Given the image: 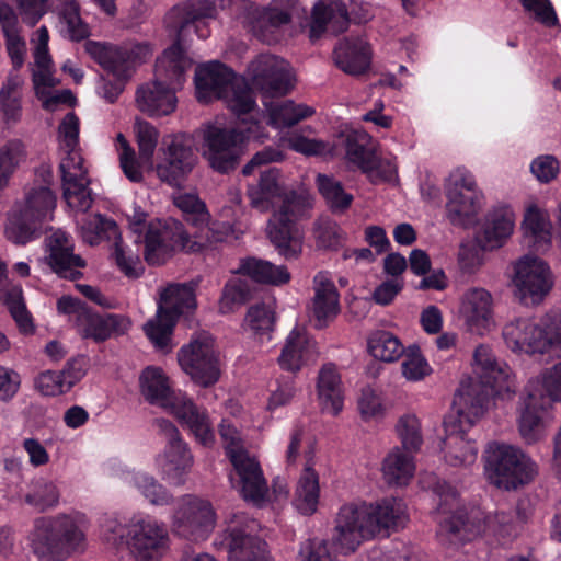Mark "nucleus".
<instances>
[{
  "mask_svg": "<svg viewBox=\"0 0 561 561\" xmlns=\"http://www.w3.org/2000/svg\"><path fill=\"white\" fill-rule=\"evenodd\" d=\"M434 491L438 496L437 536L443 545L458 547L484 530L483 514L479 510L467 513L454 486L445 481L437 482Z\"/></svg>",
  "mask_w": 561,
  "mask_h": 561,
  "instance_id": "obj_8",
  "label": "nucleus"
},
{
  "mask_svg": "<svg viewBox=\"0 0 561 561\" xmlns=\"http://www.w3.org/2000/svg\"><path fill=\"white\" fill-rule=\"evenodd\" d=\"M515 219V213L507 206L490 213L481 237L482 248L494 250L502 247L514 231Z\"/></svg>",
  "mask_w": 561,
  "mask_h": 561,
  "instance_id": "obj_37",
  "label": "nucleus"
},
{
  "mask_svg": "<svg viewBox=\"0 0 561 561\" xmlns=\"http://www.w3.org/2000/svg\"><path fill=\"white\" fill-rule=\"evenodd\" d=\"M407 519L405 504L399 499H385L375 504H346L337 513L333 539L341 549L353 552L364 540L389 536Z\"/></svg>",
  "mask_w": 561,
  "mask_h": 561,
  "instance_id": "obj_4",
  "label": "nucleus"
},
{
  "mask_svg": "<svg viewBox=\"0 0 561 561\" xmlns=\"http://www.w3.org/2000/svg\"><path fill=\"white\" fill-rule=\"evenodd\" d=\"M216 5L210 0L186 1L174 5L164 18L168 28L173 30L178 37L192 23L203 19L215 18Z\"/></svg>",
  "mask_w": 561,
  "mask_h": 561,
  "instance_id": "obj_35",
  "label": "nucleus"
},
{
  "mask_svg": "<svg viewBox=\"0 0 561 561\" xmlns=\"http://www.w3.org/2000/svg\"><path fill=\"white\" fill-rule=\"evenodd\" d=\"M248 73L253 87L265 96L285 95L293 87L289 65L271 54H261L253 59L248 67Z\"/></svg>",
  "mask_w": 561,
  "mask_h": 561,
  "instance_id": "obj_20",
  "label": "nucleus"
},
{
  "mask_svg": "<svg viewBox=\"0 0 561 561\" xmlns=\"http://www.w3.org/2000/svg\"><path fill=\"white\" fill-rule=\"evenodd\" d=\"M230 462L234 471V476H230L232 485L245 501L263 505L268 500V485L256 458L248 454L234 456Z\"/></svg>",
  "mask_w": 561,
  "mask_h": 561,
  "instance_id": "obj_22",
  "label": "nucleus"
},
{
  "mask_svg": "<svg viewBox=\"0 0 561 561\" xmlns=\"http://www.w3.org/2000/svg\"><path fill=\"white\" fill-rule=\"evenodd\" d=\"M176 89L165 85L154 78L153 81L140 85L136 92L138 108L150 116L171 114L176 107Z\"/></svg>",
  "mask_w": 561,
  "mask_h": 561,
  "instance_id": "obj_28",
  "label": "nucleus"
},
{
  "mask_svg": "<svg viewBox=\"0 0 561 561\" xmlns=\"http://www.w3.org/2000/svg\"><path fill=\"white\" fill-rule=\"evenodd\" d=\"M502 335L513 352L561 355V312L513 320L505 324Z\"/></svg>",
  "mask_w": 561,
  "mask_h": 561,
  "instance_id": "obj_9",
  "label": "nucleus"
},
{
  "mask_svg": "<svg viewBox=\"0 0 561 561\" xmlns=\"http://www.w3.org/2000/svg\"><path fill=\"white\" fill-rule=\"evenodd\" d=\"M396 433L402 444L401 448L411 453L420 450L423 444L421 422L415 414L407 413L399 417Z\"/></svg>",
  "mask_w": 561,
  "mask_h": 561,
  "instance_id": "obj_58",
  "label": "nucleus"
},
{
  "mask_svg": "<svg viewBox=\"0 0 561 561\" xmlns=\"http://www.w3.org/2000/svg\"><path fill=\"white\" fill-rule=\"evenodd\" d=\"M368 351L382 362H396L405 352L398 336L388 331H377L368 339Z\"/></svg>",
  "mask_w": 561,
  "mask_h": 561,
  "instance_id": "obj_54",
  "label": "nucleus"
},
{
  "mask_svg": "<svg viewBox=\"0 0 561 561\" xmlns=\"http://www.w3.org/2000/svg\"><path fill=\"white\" fill-rule=\"evenodd\" d=\"M56 195L46 185L31 187L24 197V203L19 207L27 218L38 221L41 225L53 219L56 208Z\"/></svg>",
  "mask_w": 561,
  "mask_h": 561,
  "instance_id": "obj_43",
  "label": "nucleus"
},
{
  "mask_svg": "<svg viewBox=\"0 0 561 561\" xmlns=\"http://www.w3.org/2000/svg\"><path fill=\"white\" fill-rule=\"evenodd\" d=\"M203 248L204 242L191 239L180 221L174 219L154 220L147 226L144 251L139 237H135L130 242L118 237L114 243L113 256L118 268L126 276L136 278L144 273L141 252L148 264L160 265L174 251L193 253L199 252Z\"/></svg>",
  "mask_w": 561,
  "mask_h": 561,
  "instance_id": "obj_3",
  "label": "nucleus"
},
{
  "mask_svg": "<svg viewBox=\"0 0 561 561\" xmlns=\"http://www.w3.org/2000/svg\"><path fill=\"white\" fill-rule=\"evenodd\" d=\"M348 23L347 11L337 4L318 2L313 5L310 24V38L317 39L327 30L337 33L346 28Z\"/></svg>",
  "mask_w": 561,
  "mask_h": 561,
  "instance_id": "obj_44",
  "label": "nucleus"
},
{
  "mask_svg": "<svg viewBox=\"0 0 561 561\" xmlns=\"http://www.w3.org/2000/svg\"><path fill=\"white\" fill-rule=\"evenodd\" d=\"M512 283L524 304H539L553 286L550 267L541 259L524 255L514 263Z\"/></svg>",
  "mask_w": 561,
  "mask_h": 561,
  "instance_id": "obj_17",
  "label": "nucleus"
},
{
  "mask_svg": "<svg viewBox=\"0 0 561 561\" xmlns=\"http://www.w3.org/2000/svg\"><path fill=\"white\" fill-rule=\"evenodd\" d=\"M236 273L249 276L256 283L273 286H282L290 280V273L285 265H275L256 257L241 260Z\"/></svg>",
  "mask_w": 561,
  "mask_h": 561,
  "instance_id": "obj_41",
  "label": "nucleus"
},
{
  "mask_svg": "<svg viewBox=\"0 0 561 561\" xmlns=\"http://www.w3.org/2000/svg\"><path fill=\"white\" fill-rule=\"evenodd\" d=\"M476 379L463 380L454 398L455 413L445 422L443 451L445 460L454 467H468L476 462L478 447L467 437V431L483 415L491 396L506 397L515 392L516 385L508 365L499 360L484 344L473 353Z\"/></svg>",
  "mask_w": 561,
  "mask_h": 561,
  "instance_id": "obj_1",
  "label": "nucleus"
},
{
  "mask_svg": "<svg viewBox=\"0 0 561 561\" xmlns=\"http://www.w3.org/2000/svg\"><path fill=\"white\" fill-rule=\"evenodd\" d=\"M78 227L83 242L90 245L99 244L103 239L117 232L116 224L100 214L83 215L78 220Z\"/></svg>",
  "mask_w": 561,
  "mask_h": 561,
  "instance_id": "obj_52",
  "label": "nucleus"
},
{
  "mask_svg": "<svg viewBox=\"0 0 561 561\" xmlns=\"http://www.w3.org/2000/svg\"><path fill=\"white\" fill-rule=\"evenodd\" d=\"M344 139L346 159L367 172L378 162V144L363 129H348L340 135Z\"/></svg>",
  "mask_w": 561,
  "mask_h": 561,
  "instance_id": "obj_30",
  "label": "nucleus"
},
{
  "mask_svg": "<svg viewBox=\"0 0 561 561\" xmlns=\"http://www.w3.org/2000/svg\"><path fill=\"white\" fill-rule=\"evenodd\" d=\"M25 158V148L20 140L8 141L0 148V191Z\"/></svg>",
  "mask_w": 561,
  "mask_h": 561,
  "instance_id": "obj_60",
  "label": "nucleus"
},
{
  "mask_svg": "<svg viewBox=\"0 0 561 561\" xmlns=\"http://www.w3.org/2000/svg\"><path fill=\"white\" fill-rule=\"evenodd\" d=\"M60 492L57 485L44 479L33 482L32 489L25 494L24 501L37 512H45L58 505Z\"/></svg>",
  "mask_w": 561,
  "mask_h": 561,
  "instance_id": "obj_57",
  "label": "nucleus"
},
{
  "mask_svg": "<svg viewBox=\"0 0 561 561\" xmlns=\"http://www.w3.org/2000/svg\"><path fill=\"white\" fill-rule=\"evenodd\" d=\"M275 327V312L265 305L251 306L243 320L242 328L259 342L271 341Z\"/></svg>",
  "mask_w": 561,
  "mask_h": 561,
  "instance_id": "obj_48",
  "label": "nucleus"
},
{
  "mask_svg": "<svg viewBox=\"0 0 561 561\" xmlns=\"http://www.w3.org/2000/svg\"><path fill=\"white\" fill-rule=\"evenodd\" d=\"M459 314L468 331L486 334L495 327L492 294L482 287L467 289L460 299Z\"/></svg>",
  "mask_w": 561,
  "mask_h": 561,
  "instance_id": "obj_21",
  "label": "nucleus"
},
{
  "mask_svg": "<svg viewBox=\"0 0 561 561\" xmlns=\"http://www.w3.org/2000/svg\"><path fill=\"white\" fill-rule=\"evenodd\" d=\"M164 145V157L157 165V175L170 185H180L197 163L193 139L187 134H176L165 139Z\"/></svg>",
  "mask_w": 561,
  "mask_h": 561,
  "instance_id": "obj_19",
  "label": "nucleus"
},
{
  "mask_svg": "<svg viewBox=\"0 0 561 561\" xmlns=\"http://www.w3.org/2000/svg\"><path fill=\"white\" fill-rule=\"evenodd\" d=\"M526 388L537 390L551 405L561 402V360L542 369L536 378L529 380Z\"/></svg>",
  "mask_w": 561,
  "mask_h": 561,
  "instance_id": "obj_55",
  "label": "nucleus"
},
{
  "mask_svg": "<svg viewBox=\"0 0 561 561\" xmlns=\"http://www.w3.org/2000/svg\"><path fill=\"white\" fill-rule=\"evenodd\" d=\"M195 307L196 300L192 286L186 284L169 285L160 295L156 317L144 325L146 335L157 348L169 351L175 319Z\"/></svg>",
  "mask_w": 561,
  "mask_h": 561,
  "instance_id": "obj_13",
  "label": "nucleus"
},
{
  "mask_svg": "<svg viewBox=\"0 0 561 561\" xmlns=\"http://www.w3.org/2000/svg\"><path fill=\"white\" fill-rule=\"evenodd\" d=\"M370 48L362 38H344L334 48V62L343 72L351 76L364 73L370 65Z\"/></svg>",
  "mask_w": 561,
  "mask_h": 561,
  "instance_id": "obj_32",
  "label": "nucleus"
},
{
  "mask_svg": "<svg viewBox=\"0 0 561 561\" xmlns=\"http://www.w3.org/2000/svg\"><path fill=\"white\" fill-rule=\"evenodd\" d=\"M268 123L275 128H285L310 117L314 111L305 104L293 101L272 102L267 105Z\"/></svg>",
  "mask_w": 561,
  "mask_h": 561,
  "instance_id": "obj_50",
  "label": "nucleus"
},
{
  "mask_svg": "<svg viewBox=\"0 0 561 561\" xmlns=\"http://www.w3.org/2000/svg\"><path fill=\"white\" fill-rule=\"evenodd\" d=\"M127 547L137 561H160L170 548L168 529L151 517L136 519L127 528Z\"/></svg>",
  "mask_w": 561,
  "mask_h": 561,
  "instance_id": "obj_18",
  "label": "nucleus"
},
{
  "mask_svg": "<svg viewBox=\"0 0 561 561\" xmlns=\"http://www.w3.org/2000/svg\"><path fill=\"white\" fill-rule=\"evenodd\" d=\"M170 413L187 426L201 444L213 445L215 434L206 411L198 408L187 396H179L171 405Z\"/></svg>",
  "mask_w": 561,
  "mask_h": 561,
  "instance_id": "obj_27",
  "label": "nucleus"
},
{
  "mask_svg": "<svg viewBox=\"0 0 561 561\" xmlns=\"http://www.w3.org/2000/svg\"><path fill=\"white\" fill-rule=\"evenodd\" d=\"M523 226L535 250L545 251L551 242V224L548 215L536 205H531L525 213Z\"/></svg>",
  "mask_w": 561,
  "mask_h": 561,
  "instance_id": "obj_49",
  "label": "nucleus"
},
{
  "mask_svg": "<svg viewBox=\"0 0 561 561\" xmlns=\"http://www.w3.org/2000/svg\"><path fill=\"white\" fill-rule=\"evenodd\" d=\"M446 215L454 226L468 227L476 222L484 204L481 191L446 194Z\"/></svg>",
  "mask_w": 561,
  "mask_h": 561,
  "instance_id": "obj_34",
  "label": "nucleus"
},
{
  "mask_svg": "<svg viewBox=\"0 0 561 561\" xmlns=\"http://www.w3.org/2000/svg\"><path fill=\"white\" fill-rule=\"evenodd\" d=\"M119 478L134 488L151 505L168 506L173 503L172 493L147 472L124 470Z\"/></svg>",
  "mask_w": 561,
  "mask_h": 561,
  "instance_id": "obj_38",
  "label": "nucleus"
},
{
  "mask_svg": "<svg viewBox=\"0 0 561 561\" xmlns=\"http://www.w3.org/2000/svg\"><path fill=\"white\" fill-rule=\"evenodd\" d=\"M259 523L245 513H233L214 546L227 552L228 561H271L266 542L256 536Z\"/></svg>",
  "mask_w": 561,
  "mask_h": 561,
  "instance_id": "obj_12",
  "label": "nucleus"
},
{
  "mask_svg": "<svg viewBox=\"0 0 561 561\" xmlns=\"http://www.w3.org/2000/svg\"><path fill=\"white\" fill-rule=\"evenodd\" d=\"M314 356L313 342L302 329L294 328L285 340L278 364L283 369L296 373L313 360Z\"/></svg>",
  "mask_w": 561,
  "mask_h": 561,
  "instance_id": "obj_31",
  "label": "nucleus"
},
{
  "mask_svg": "<svg viewBox=\"0 0 561 561\" xmlns=\"http://www.w3.org/2000/svg\"><path fill=\"white\" fill-rule=\"evenodd\" d=\"M195 87L199 102L208 103L213 99H220L237 117L250 115L252 121L254 112H257L253 93L244 78L218 61L197 68Z\"/></svg>",
  "mask_w": 561,
  "mask_h": 561,
  "instance_id": "obj_7",
  "label": "nucleus"
},
{
  "mask_svg": "<svg viewBox=\"0 0 561 561\" xmlns=\"http://www.w3.org/2000/svg\"><path fill=\"white\" fill-rule=\"evenodd\" d=\"M182 370L198 386L209 387L220 377L219 354L215 348L214 339L203 332L182 346L178 354Z\"/></svg>",
  "mask_w": 561,
  "mask_h": 561,
  "instance_id": "obj_14",
  "label": "nucleus"
},
{
  "mask_svg": "<svg viewBox=\"0 0 561 561\" xmlns=\"http://www.w3.org/2000/svg\"><path fill=\"white\" fill-rule=\"evenodd\" d=\"M537 472V465L522 449L495 442L488 445L484 473L497 489L515 491L530 483Z\"/></svg>",
  "mask_w": 561,
  "mask_h": 561,
  "instance_id": "obj_11",
  "label": "nucleus"
},
{
  "mask_svg": "<svg viewBox=\"0 0 561 561\" xmlns=\"http://www.w3.org/2000/svg\"><path fill=\"white\" fill-rule=\"evenodd\" d=\"M219 435L222 440L226 455L229 460L233 457H242L249 453L244 448V442L240 431L230 420H222L219 425Z\"/></svg>",
  "mask_w": 561,
  "mask_h": 561,
  "instance_id": "obj_64",
  "label": "nucleus"
},
{
  "mask_svg": "<svg viewBox=\"0 0 561 561\" xmlns=\"http://www.w3.org/2000/svg\"><path fill=\"white\" fill-rule=\"evenodd\" d=\"M317 396L319 404L324 412L337 415L342 411L344 387L334 364L328 363L319 370Z\"/></svg>",
  "mask_w": 561,
  "mask_h": 561,
  "instance_id": "obj_33",
  "label": "nucleus"
},
{
  "mask_svg": "<svg viewBox=\"0 0 561 561\" xmlns=\"http://www.w3.org/2000/svg\"><path fill=\"white\" fill-rule=\"evenodd\" d=\"M252 32L261 41L272 43L276 39L274 33L291 20V12L275 7H254L249 13Z\"/></svg>",
  "mask_w": 561,
  "mask_h": 561,
  "instance_id": "obj_39",
  "label": "nucleus"
},
{
  "mask_svg": "<svg viewBox=\"0 0 561 561\" xmlns=\"http://www.w3.org/2000/svg\"><path fill=\"white\" fill-rule=\"evenodd\" d=\"M7 278V266L0 260V285ZM0 301L9 309L12 318L16 322L19 329L23 333H31L34 330L31 314L26 309L22 288L18 285L7 284L0 286Z\"/></svg>",
  "mask_w": 561,
  "mask_h": 561,
  "instance_id": "obj_42",
  "label": "nucleus"
},
{
  "mask_svg": "<svg viewBox=\"0 0 561 561\" xmlns=\"http://www.w3.org/2000/svg\"><path fill=\"white\" fill-rule=\"evenodd\" d=\"M413 453L393 447L382 461V477L388 485H407L415 472Z\"/></svg>",
  "mask_w": 561,
  "mask_h": 561,
  "instance_id": "obj_40",
  "label": "nucleus"
},
{
  "mask_svg": "<svg viewBox=\"0 0 561 561\" xmlns=\"http://www.w3.org/2000/svg\"><path fill=\"white\" fill-rule=\"evenodd\" d=\"M59 28L64 37L71 41H82L90 35V28L80 16L79 4L76 0H58Z\"/></svg>",
  "mask_w": 561,
  "mask_h": 561,
  "instance_id": "obj_51",
  "label": "nucleus"
},
{
  "mask_svg": "<svg viewBox=\"0 0 561 561\" xmlns=\"http://www.w3.org/2000/svg\"><path fill=\"white\" fill-rule=\"evenodd\" d=\"M140 391L141 394L152 404H159L168 412L171 411V405L178 400L179 396L183 393H173L169 385V379L161 368L147 367L140 375Z\"/></svg>",
  "mask_w": 561,
  "mask_h": 561,
  "instance_id": "obj_36",
  "label": "nucleus"
},
{
  "mask_svg": "<svg viewBox=\"0 0 561 561\" xmlns=\"http://www.w3.org/2000/svg\"><path fill=\"white\" fill-rule=\"evenodd\" d=\"M23 78L11 71L0 89V111L7 125L16 124L22 116L21 88Z\"/></svg>",
  "mask_w": 561,
  "mask_h": 561,
  "instance_id": "obj_47",
  "label": "nucleus"
},
{
  "mask_svg": "<svg viewBox=\"0 0 561 561\" xmlns=\"http://www.w3.org/2000/svg\"><path fill=\"white\" fill-rule=\"evenodd\" d=\"M46 261L56 274L68 279H77L82 275L85 262L73 253L72 240L65 231H53L46 238Z\"/></svg>",
  "mask_w": 561,
  "mask_h": 561,
  "instance_id": "obj_24",
  "label": "nucleus"
},
{
  "mask_svg": "<svg viewBox=\"0 0 561 561\" xmlns=\"http://www.w3.org/2000/svg\"><path fill=\"white\" fill-rule=\"evenodd\" d=\"M174 205L181 210L185 220L197 227L207 226L210 215L206 204L196 193L180 192L173 195Z\"/></svg>",
  "mask_w": 561,
  "mask_h": 561,
  "instance_id": "obj_56",
  "label": "nucleus"
},
{
  "mask_svg": "<svg viewBox=\"0 0 561 561\" xmlns=\"http://www.w3.org/2000/svg\"><path fill=\"white\" fill-rule=\"evenodd\" d=\"M59 171L62 197L67 205L78 213H87L93 198L89 188L88 168L79 148L60 149Z\"/></svg>",
  "mask_w": 561,
  "mask_h": 561,
  "instance_id": "obj_16",
  "label": "nucleus"
},
{
  "mask_svg": "<svg viewBox=\"0 0 561 561\" xmlns=\"http://www.w3.org/2000/svg\"><path fill=\"white\" fill-rule=\"evenodd\" d=\"M139 158L151 163L158 144L159 131L148 122L137 119L135 123Z\"/></svg>",
  "mask_w": 561,
  "mask_h": 561,
  "instance_id": "obj_63",
  "label": "nucleus"
},
{
  "mask_svg": "<svg viewBox=\"0 0 561 561\" xmlns=\"http://www.w3.org/2000/svg\"><path fill=\"white\" fill-rule=\"evenodd\" d=\"M401 364L402 375L409 381H420L432 373V368L417 346H410Z\"/></svg>",
  "mask_w": 561,
  "mask_h": 561,
  "instance_id": "obj_62",
  "label": "nucleus"
},
{
  "mask_svg": "<svg viewBox=\"0 0 561 561\" xmlns=\"http://www.w3.org/2000/svg\"><path fill=\"white\" fill-rule=\"evenodd\" d=\"M257 112L251 121L250 115L238 117L244 129L225 127L218 123L207 124L202 129V154L209 167L219 172L228 173L234 170L241 157V142L243 134L247 137H257Z\"/></svg>",
  "mask_w": 561,
  "mask_h": 561,
  "instance_id": "obj_10",
  "label": "nucleus"
},
{
  "mask_svg": "<svg viewBox=\"0 0 561 561\" xmlns=\"http://www.w3.org/2000/svg\"><path fill=\"white\" fill-rule=\"evenodd\" d=\"M193 463L194 457L184 440L165 445L163 451L156 457L158 471L163 479L174 485L185 483Z\"/></svg>",
  "mask_w": 561,
  "mask_h": 561,
  "instance_id": "obj_26",
  "label": "nucleus"
},
{
  "mask_svg": "<svg viewBox=\"0 0 561 561\" xmlns=\"http://www.w3.org/2000/svg\"><path fill=\"white\" fill-rule=\"evenodd\" d=\"M85 53L105 71L115 77V81L101 78L98 93L107 102L113 103L123 92L136 69L153 54L149 42H126L114 45L105 42L88 41L84 43Z\"/></svg>",
  "mask_w": 561,
  "mask_h": 561,
  "instance_id": "obj_5",
  "label": "nucleus"
},
{
  "mask_svg": "<svg viewBox=\"0 0 561 561\" xmlns=\"http://www.w3.org/2000/svg\"><path fill=\"white\" fill-rule=\"evenodd\" d=\"M82 320L85 321L82 336L93 339L95 342H103L114 333L122 334L130 327L126 318L117 314L99 316L87 312Z\"/></svg>",
  "mask_w": 561,
  "mask_h": 561,
  "instance_id": "obj_45",
  "label": "nucleus"
},
{
  "mask_svg": "<svg viewBox=\"0 0 561 561\" xmlns=\"http://www.w3.org/2000/svg\"><path fill=\"white\" fill-rule=\"evenodd\" d=\"M250 298V289L245 280L234 278L229 280L222 290L219 301L221 313H229Z\"/></svg>",
  "mask_w": 561,
  "mask_h": 561,
  "instance_id": "obj_61",
  "label": "nucleus"
},
{
  "mask_svg": "<svg viewBox=\"0 0 561 561\" xmlns=\"http://www.w3.org/2000/svg\"><path fill=\"white\" fill-rule=\"evenodd\" d=\"M88 528L87 516L79 512L37 517L30 533L31 547L41 561H56L64 549L84 551Z\"/></svg>",
  "mask_w": 561,
  "mask_h": 561,
  "instance_id": "obj_6",
  "label": "nucleus"
},
{
  "mask_svg": "<svg viewBox=\"0 0 561 561\" xmlns=\"http://www.w3.org/2000/svg\"><path fill=\"white\" fill-rule=\"evenodd\" d=\"M551 408L549 400L537 390L525 388L518 407V432L527 444H535L545 436L543 416Z\"/></svg>",
  "mask_w": 561,
  "mask_h": 561,
  "instance_id": "obj_23",
  "label": "nucleus"
},
{
  "mask_svg": "<svg viewBox=\"0 0 561 561\" xmlns=\"http://www.w3.org/2000/svg\"><path fill=\"white\" fill-rule=\"evenodd\" d=\"M313 298L311 314L318 329L325 328L340 312V295L327 272H319L313 277Z\"/></svg>",
  "mask_w": 561,
  "mask_h": 561,
  "instance_id": "obj_25",
  "label": "nucleus"
},
{
  "mask_svg": "<svg viewBox=\"0 0 561 561\" xmlns=\"http://www.w3.org/2000/svg\"><path fill=\"white\" fill-rule=\"evenodd\" d=\"M252 207L267 211L280 202L267 222L266 233L287 260L296 259L302 251V232L296 226L312 207V198L305 187L287 191L280 180L279 170L272 168L261 173L256 185L248 188Z\"/></svg>",
  "mask_w": 561,
  "mask_h": 561,
  "instance_id": "obj_2",
  "label": "nucleus"
},
{
  "mask_svg": "<svg viewBox=\"0 0 561 561\" xmlns=\"http://www.w3.org/2000/svg\"><path fill=\"white\" fill-rule=\"evenodd\" d=\"M42 227L38 221L27 218L19 208L13 210L5 226V236L16 244H25L39 237Z\"/></svg>",
  "mask_w": 561,
  "mask_h": 561,
  "instance_id": "obj_53",
  "label": "nucleus"
},
{
  "mask_svg": "<svg viewBox=\"0 0 561 561\" xmlns=\"http://www.w3.org/2000/svg\"><path fill=\"white\" fill-rule=\"evenodd\" d=\"M216 513L211 503L194 494L178 499L171 516L172 531L183 538L205 539L215 528Z\"/></svg>",
  "mask_w": 561,
  "mask_h": 561,
  "instance_id": "obj_15",
  "label": "nucleus"
},
{
  "mask_svg": "<svg viewBox=\"0 0 561 561\" xmlns=\"http://www.w3.org/2000/svg\"><path fill=\"white\" fill-rule=\"evenodd\" d=\"M320 496L319 476L307 463L297 482L294 505L304 515H311L317 511Z\"/></svg>",
  "mask_w": 561,
  "mask_h": 561,
  "instance_id": "obj_46",
  "label": "nucleus"
},
{
  "mask_svg": "<svg viewBox=\"0 0 561 561\" xmlns=\"http://www.w3.org/2000/svg\"><path fill=\"white\" fill-rule=\"evenodd\" d=\"M192 65L193 60L185 54L178 41L157 59L154 78L178 90L185 82L186 73Z\"/></svg>",
  "mask_w": 561,
  "mask_h": 561,
  "instance_id": "obj_29",
  "label": "nucleus"
},
{
  "mask_svg": "<svg viewBox=\"0 0 561 561\" xmlns=\"http://www.w3.org/2000/svg\"><path fill=\"white\" fill-rule=\"evenodd\" d=\"M317 184L319 192L334 211H343L352 204L353 196L343 190L342 184L335 179L318 174Z\"/></svg>",
  "mask_w": 561,
  "mask_h": 561,
  "instance_id": "obj_59",
  "label": "nucleus"
}]
</instances>
